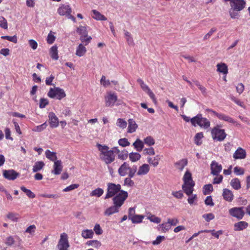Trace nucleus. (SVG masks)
Instances as JSON below:
<instances>
[{"label": "nucleus", "mask_w": 250, "mask_h": 250, "mask_svg": "<svg viewBox=\"0 0 250 250\" xmlns=\"http://www.w3.org/2000/svg\"><path fill=\"white\" fill-rule=\"evenodd\" d=\"M96 146L100 152L101 159L106 164H110L115 161L116 154H113V151L109 150L108 146L99 144H97Z\"/></svg>", "instance_id": "nucleus-1"}, {"label": "nucleus", "mask_w": 250, "mask_h": 250, "mask_svg": "<svg viewBox=\"0 0 250 250\" xmlns=\"http://www.w3.org/2000/svg\"><path fill=\"white\" fill-rule=\"evenodd\" d=\"M137 167L133 166L132 167L127 162H124L119 167L118 172L120 176H125L128 174L130 177H133L137 171Z\"/></svg>", "instance_id": "nucleus-2"}, {"label": "nucleus", "mask_w": 250, "mask_h": 250, "mask_svg": "<svg viewBox=\"0 0 250 250\" xmlns=\"http://www.w3.org/2000/svg\"><path fill=\"white\" fill-rule=\"evenodd\" d=\"M190 122L192 125L194 126L198 125L205 129L208 128L210 125L209 120L206 118L203 117L201 114H198L196 116L191 118Z\"/></svg>", "instance_id": "nucleus-3"}, {"label": "nucleus", "mask_w": 250, "mask_h": 250, "mask_svg": "<svg viewBox=\"0 0 250 250\" xmlns=\"http://www.w3.org/2000/svg\"><path fill=\"white\" fill-rule=\"evenodd\" d=\"M122 190L121 185L108 183L107 184V192L104 199H107L113 197Z\"/></svg>", "instance_id": "nucleus-4"}, {"label": "nucleus", "mask_w": 250, "mask_h": 250, "mask_svg": "<svg viewBox=\"0 0 250 250\" xmlns=\"http://www.w3.org/2000/svg\"><path fill=\"white\" fill-rule=\"evenodd\" d=\"M47 96L50 98L61 100L66 97V94L63 89L54 86V88H50Z\"/></svg>", "instance_id": "nucleus-5"}, {"label": "nucleus", "mask_w": 250, "mask_h": 250, "mask_svg": "<svg viewBox=\"0 0 250 250\" xmlns=\"http://www.w3.org/2000/svg\"><path fill=\"white\" fill-rule=\"evenodd\" d=\"M211 134L212 139L217 141L221 142L224 140L227 136V134L224 129H221L220 126L217 125L212 128Z\"/></svg>", "instance_id": "nucleus-6"}, {"label": "nucleus", "mask_w": 250, "mask_h": 250, "mask_svg": "<svg viewBox=\"0 0 250 250\" xmlns=\"http://www.w3.org/2000/svg\"><path fill=\"white\" fill-rule=\"evenodd\" d=\"M127 197V192L125 190H122L121 191V192H119L118 194L113 197V204L120 208L124 204L125 201Z\"/></svg>", "instance_id": "nucleus-7"}, {"label": "nucleus", "mask_w": 250, "mask_h": 250, "mask_svg": "<svg viewBox=\"0 0 250 250\" xmlns=\"http://www.w3.org/2000/svg\"><path fill=\"white\" fill-rule=\"evenodd\" d=\"M105 106L107 107H111L114 105L115 103L117 105L122 104L120 100H118V97L115 92H108L107 95L105 97Z\"/></svg>", "instance_id": "nucleus-8"}, {"label": "nucleus", "mask_w": 250, "mask_h": 250, "mask_svg": "<svg viewBox=\"0 0 250 250\" xmlns=\"http://www.w3.org/2000/svg\"><path fill=\"white\" fill-rule=\"evenodd\" d=\"M69 247L67 234L65 232L61 233L60 238L57 245V249L58 250H68Z\"/></svg>", "instance_id": "nucleus-9"}, {"label": "nucleus", "mask_w": 250, "mask_h": 250, "mask_svg": "<svg viewBox=\"0 0 250 250\" xmlns=\"http://www.w3.org/2000/svg\"><path fill=\"white\" fill-rule=\"evenodd\" d=\"M244 207H233L229 210V213L232 217L236 218L238 220H241L244 217L245 212Z\"/></svg>", "instance_id": "nucleus-10"}, {"label": "nucleus", "mask_w": 250, "mask_h": 250, "mask_svg": "<svg viewBox=\"0 0 250 250\" xmlns=\"http://www.w3.org/2000/svg\"><path fill=\"white\" fill-rule=\"evenodd\" d=\"M137 82L138 83L140 84V86L142 90L146 92L149 97L154 101H156V98L154 94L151 90L149 87L144 82L141 78H139L137 79Z\"/></svg>", "instance_id": "nucleus-11"}, {"label": "nucleus", "mask_w": 250, "mask_h": 250, "mask_svg": "<svg viewBox=\"0 0 250 250\" xmlns=\"http://www.w3.org/2000/svg\"><path fill=\"white\" fill-rule=\"evenodd\" d=\"M231 8L237 11L242 10L245 7L246 2L244 0H233L230 2Z\"/></svg>", "instance_id": "nucleus-12"}, {"label": "nucleus", "mask_w": 250, "mask_h": 250, "mask_svg": "<svg viewBox=\"0 0 250 250\" xmlns=\"http://www.w3.org/2000/svg\"><path fill=\"white\" fill-rule=\"evenodd\" d=\"M57 12L60 16L67 17L71 13L72 9L69 5L61 4L58 8Z\"/></svg>", "instance_id": "nucleus-13"}, {"label": "nucleus", "mask_w": 250, "mask_h": 250, "mask_svg": "<svg viewBox=\"0 0 250 250\" xmlns=\"http://www.w3.org/2000/svg\"><path fill=\"white\" fill-rule=\"evenodd\" d=\"M19 175V173L13 169L4 170L3 171V177L9 180H14Z\"/></svg>", "instance_id": "nucleus-14"}, {"label": "nucleus", "mask_w": 250, "mask_h": 250, "mask_svg": "<svg viewBox=\"0 0 250 250\" xmlns=\"http://www.w3.org/2000/svg\"><path fill=\"white\" fill-rule=\"evenodd\" d=\"M49 124L51 128H56L59 126V122L58 118L55 114L51 112L49 113Z\"/></svg>", "instance_id": "nucleus-15"}, {"label": "nucleus", "mask_w": 250, "mask_h": 250, "mask_svg": "<svg viewBox=\"0 0 250 250\" xmlns=\"http://www.w3.org/2000/svg\"><path fill=\"white\" fill-rule=\"evenodd\" d=\"M211 173L213 175H218L221 171L222 167L215 161H212L210 164Z\"/></svg>", "instance_id": "nucleus-16"}, {"label": "nucleus", "mask_w": 250, "mask_h": 250, "mask_svg": "<svg viewBox=\"0 0 250 250\" xmlns=\"http://www.w3.org/2000/svg\"><path fill=\"white\" fill-rule=\"evenodd\" d=\"M246 156V150L241 147H239L233 154V158L234 159H244Z\"/></svg>", "instance_id": "nucleus-17"}, {"label": "nucleus", "mask_w": 250, "mask_h": 250, "mask_svg": "<svg viewBox=\"0 0 250 250\" xmlns=\"http://www.w3.org/2000/svg\"><path fill=\"white\" fill-rule=\"evenodd\" d=\"M62 170V163L61 160L55 161L53 165V169L52 170V173L55 175L60 174Z\"/></svg>", "instance_id": "nucleus-18"}, {"label": "nucleus", "mask_w": 250, "mask_h": 250, "mask_svg": "<svg viewBox=\"0 0 250 250\" xmlns=\"http://www.w3.org/2000/svg\"><path fill=\"white\" fill-rule=\"evenodd\" d=\"M195 185L194 182L190 183H184L182 185V189L184 192L188 196L191 195L193 191V187Z\"/></svg>", "instance_id": "nucleus-19"}, {"label": "nucleus", "mask_w": 250, "mask_h": 250, "mask_svg": "<svg viewBox=\"0 0 250 250\" xmlns=\"http://www.w3.org/2000/svg\"><path fill=\"white\" fill-rule=\"evenodd\" d=\"M150 170V167L148 164H144L139 167L137 175L139 176L147 174Z\"/></svg>", "instance_id": "nucleus-20"}, {"label": "nucleus", "mask_w": 250, "mask_h": 250, "mask_svg": "<svg viewBox=\"0 0 250 250\" xmlns=\"http://www.w3.org/2000/svg\"><path fill=\"white\" fill-rule=\"evenodd\" d=\"M222 196L224 200L230 202L233 199V194L231 190L228 188H225L223 190Z\"/></svg>", "instance_id": "nucleus-21"}, {"label": "nucleus", "mask_w": 250, "mask_h": 250, "mask_svg": "<svg viewBox=\"0 0 250 250\" xmlns=\"http://www.w3.org/2000/svg\"><path fill=\"white\" fill-rule=\"evenodd\" d=\"M119 207L115 205H113V206L106 209L104 212V214L105 216H110L114 213H118L119 211Z\"/></svg>", "instance_id": "nucleus-22"}, {"label": "nucleus", "mask_w": 250, "mask_h": 250, "mask_svg": "<svg viewBox=\"0 0 250 250\" xmlns=\"http://www.w3.org/2000/svg\"><path fill=\"white\" fill-rule=\"evenodd\" d=\"M128 126L127 128V132L132 133L134 132L138 126L136 122L133 119H129L128 120Z\"/></svg>", "instance_id": "nucleus-23"}, {"label": "nucleus", "mask_w": 250, "mask_h": 250, "mask_svg": "<svg viewBox=\"0 0 250 250\" xmlns=\"http://www.w3.org/2000/svg\"><path fill=\"white\" fill-rule=\"evenodd\" d=\"M216 67L218 72L223 73L225 76L228 73V67L226 63L224 62L218 63Z\"/></svg>", "instance_id": "nucleus-24"}, {"label": "nucleus", "mask_w": 250, "mask_h": 250, "mask_svg": "<svg viewBox=\"0 0 250 250\" xmlns=\"http://www.w3.org/2000/svg\"><path fill=\"white\" fill-rule=\"evenodd\" d=\"M249 226V224L246 221H240L236 223L234 225V230L235 231L242 230L246 229Z\"/></svg>", "instance_id": "nucleus-25"}, {"label": "nucleus", "mask_w": 250, "mask_h": 250, "mask_svg": "<svg viewBox=\"0 0 250 250\" xmlns=\"http://www.w3.org/2000/svg\"><path fill=\"white\" fill-rule=\"evenodd\" d=\"M160 157L159 155H156L153 157H148L147 158V162L151 166L156 167L159 164Z\"/></svg>", "instance_id": "nucleus-26"}, {"label": "nucleus", "mask_w": 250, "mask_h": 250, "mask_svg": "<svg viewBox=\"0 0 250 250\" xmlns=\"http://www.w3.org/2000/svg\"><path fill=\"white\" fill-rule=\"evenodd\" d=\"M188 164V160L186 159H183L174 163L176 168L180 171H182Z\"/></svg>", "instance_id": "nucleus-27"}, {"label": "nucleus", "mask_w": 250, "mask_h": 250, "mask_svg": "<svg viewBox=\"0 0 250 250\" xmlns=\"http://www.w3.org/2000/svg\"><path fill=\"white\" fill-rule=\"evenodd\" d=\"M49 55L51 58L54 60H57L59 59L58 47L56 45L52 46L49 50Z\"/></svg>", "instance_id": "nucleus-28"}, {"label": "nucleus", "mask_w": 250, "mask_h": 250, "mask_svg": "<svg viewBox=\"0 0 250 250\" xmlns=\"http://www.w3.org/2000/svg\"><path fill=\"white\" fill-rule=\"evenodd\" d=\"M218 119L220 120H223V121L228 122L229 123L236 124V125H240V124L237 123L231 117H230L228 115H226L224 114L220 113V115L218 117Z\"/></svg>", "instance_id": "nucleus-29"}, {"label": "nucleus", "mask_w": 250, "mask_h": 250, "mask_svg": "<svg viewBox=\"0 0 250 250\" xmlns=\"http://www.w3.org/2000/svg\"><path fill=\"white\" fill-rule=\"evenodd\" d=\"M86 52V48L83 43H80L76 49V55L79 57L83 56Z\"/></svg>", "instance_id": "nucleus-30"}, {"label": "nucleus", "mask_w": 250, "mask_h": 250, "mask_svg": "<svg viewBox=\"0 0 250 250\" xmlns=\"http://www.w3.org/2000/svg\"><path fill=\"white\" fill-rule=\"evenodd\" d=\"M92 18L98 21H106L107 18L96 10H92Z\"/></svg>", "instance_id": "nucleus-31"}, {"label": "nucleus", "mask_w": 250, "mask_h": 250, "mask_svg": "<svg viewBox=\"0 0 250 250\" xmlns=\"http://www.w3.org/2000/svg\"><path fill=\"white\" fill-rule=\"evenodd\" d=\"M45 155L46 157L51 161L55 162L57 161V157L56 152L51 151L50 150L47 149L45 152Z\"/></svg>", "instance_id": "nucleus-32"}, {"label": "nucleus", "mask_w": 250, "mask_h": 250, "mask_svg": "<svg viewBox=\"0 0 250 250\" xmlns=\"http://www.w3.org/2000/svg\"><path fill=\"white\" fill-rule=\"evenodd\" d=\"M6 217L12 221L17 222L20 218V215L17 213L9 212L7 214Z\"/></svg>", "instance_id": "nucleus-33"}, {"label": "nucleus", "mask_w": 250, "mask_h": 250, "mask_svg": "<svg viewBox=\"0 0 250 250\" xmlns=\"http://www.w3.org/2000/svg\"><path fill=\"white\" fill-rule=\"evenodd\" d=\"M134 147L138 151H141L144 146L143 142L139 139H137L133 144Z\"/></svg>", "instance_id": "nucleus-34"}, {"label": "nucleus", "mask_w": 250, "mask_h": 250, "mask_svg": "<svg viewBox=\"0 0 250 250\" xmlns=\"http://www.w3.org/2000/svg\"><path fill=\"white\" fill-rule=\"evenodd\" d=\"M45 166V164L42 161H38L35 163L33 167V171L37 172L41 170Z\"/></svg>", "instance_id": "nucleus-35"}, {"label": "nucleus", "mask_w": 250, "mask_h": 250, "mask_svg": "<svg viewBox=\"0 0 250 250\" xmlns=\"http://www.w3.org/2000/svg\"><path fill=\"white\" fill-rule=\"evenodd\" d=\"M231 186L235 189L238 190L241 188L240 181L238 178L232 179L230 183Z\"/></svg>", "instance_id": "nucleus-36"}, {"label": "nucleus", "mask_w": 250, "mask_h": 250, "mask_svg": "<svg viewBox=\"0 0 250 250\" xmlns=\"http://www.w3.org/2000/svg\"><path fill=\"white\" fill-rule=\"evenodd\" d=\"M94 232L92 229H85L82 232V236L85 238H91L93 237Z\"/></svg>", "instance_id": "nucleus-37"}, {"label": "nucleus", "mask_w": 250, "mask_h": 250, "mask_svg": "<svg viewBox=\"0 0 250 250\" xmlns=\"http://www.w3.org/2000/svg\"><path fill=\"white\" fill-rule=\"evenodd\" d=\"M104 190L100 188H98L93 190L90 193L91 196H95L97 197H101L104 193Z\"/></svg>", "instance_id": "nucleus-38"}, {"label": "nucleus", "mask_w": 250, "mask_h": 250, "mask_svg": "<svg viewBox=\"0 0 250 250\" xmlns=\"http://www.w3.org/2000/svg\"><path fill=\"white\" fill-rule=\"evenodd\" d=\"M144 217L145 216L143 215L135 214L130 220H131L132 223L133 224L140 223L142 222Z\"/></svg>", "instance_id": "nucleus-39"}, {"label": "nucleus", "mask_w": 250, "mask_h": 250, "mask_svg": "<svg viewBox=\"0 0 250 250\" xmlns=\"http://www.w3.org/2000/svg\"><path fill=\"white\" fill-rule=\"evenodd\" d=\"M141 155L137 152H131L129 154V158L132 162H135L141 158Z\"/></svg>", "instance_id": "nucleus-40"}, {"label": "nucleus", "mask_w": 250, "mask_h": 250, "mask_svg": "<svg viewBox=\"0 0 250 250\" xmlns=\"http://www.w3.org/2000/svg\"><path fill=\"white\" fill-rule=\"evenodd\" d=\"M184 183H190V182H194L192 180L191 174L189 171H187L185 172L183 177Z\"/></svg>", "instance_id": "nucleus-41"}, {"label": "nucleus", "mask_w": 250, "mask_h": 250, "mask_svg": "<svg viewBox=\"0 0 250 250\" xmlns=\"http://www.w3.org/2000/svg\"><path fill=\"white\" fill-rule=\"evenodd\" d=\"M77 32L81 36H86L88 34V32L86 26H79L76 30Z\"/></svg>", "instance_id": "nucleus-42"}, {"label": "nucleus", "mask_w": 250, "mask_h": 250, "mask_svg": "<svg viewBox=\"0 0 250 250\" xmlns=\"http://www.w3.org/2000/svg\"><path fill=\"white\" fill-rule=\"evenodd\" d=\"M21 189L26 193V195L30 198H34L36 196L35 194L30 189H27L25 187H21Z\"/></svg>", "instance_id": "nucleus-43"}, {"label": "nucleus", "mask_w": 250, "mask_h": 250, "mask_svg": "<svg viewBox=\"0 0 250 250\" xmlns=\"http://www.w3.org/2000/svg\"><path fill=\"white\" fill-rule=\"evenodd\" d=\"M213 190L211 184L205 185L203 187V194L204 195L209 194Z\"/></svg>", "instance_id": "nucleus-44"}, {"label": "nucleus", "mask_w": 250, "mask_h": 250, "mask_svg": "<svg viewBox=\"0 0 250 250\" xmlns=\"http://www.w3.org/2000/svg\"><path fill=\"white\" fill-rule=\"evenodd\" d=\"M92 38L90 36H88V34L87 36H81L80 40L82 42L84 45H88L91 42Z\"/></svg>", "instance_id": "nucleus-45"}, {"label": "nucleus", "mask_w": 250, "mask_h": 250, "mask_svg": "<svg viewBox=\"0 0 250 250\" xmlns=\"http://www.w3.org/2000/svg\"><path fill=\"white\" fill-rule=\"evenodd\" d=\"M203 137L204 135L202 132L197 133L194 137L195 143L198 146L201 145L202 142L200 141V140L203 138Z\"/></svg>", "instance_id": "nucleus-46"}, {"label": "nucleus", "mask_w": 250, "mask_h": 250, "mask_svg": "<svg viewBox=\"0 0 250 250\" xmlns=\"http://www.w3.org/2000/svg\"><path fill=\"white\" fill-rule=\"evenodd\" d=\"M128 156H129L128 151L125 149L122 151L121 152H120V153L118 154V158L122 160H126Z\"/></svg>", "instance_id": "nucleus-47"}, {"label": "nucleus", "mask_w": 250, "mask_h": 250, "mask_svg": "<svg viewBox=\"0 0 250 250\" xmlns=\"http://www.w3.org/2000/svg\"><path fill=\"white\" fill-rule=\"evenodd\" d=\"M238 12L239 11H237V10H234L233 8H231L229 10V14L232 19H238L239 17Z\"/></svg>", "instance_id": "nucleus-48"}, {"label": "nucleus", "mask_w": 250, "mask_h": 250, "mask_svg": "<svg viewBox=\"0 0 250 250\" xmlns=\"http://www.w3.org/2000/svg\"><path fill=\"white\" fill-rule=\"evenodd\" d=\"M144 143L148 146H151L155 144V140L151 136H147L144 139Z\"/></svg>", "instance_id": "nucleus-49"}, {"label": "nucleus", "mask_w": 250, "mask_h": 250, "mask_svg": "<svg viewBox=\"0 0 250 250\" xmlns=\"http://www.w3.org/2000/svg\"><path fill=\"white\" fill-rule=\"evenodd\" d=\"M117 125L122 128H125L127 126V123L126 121L121 118H119L117 121Z\"/></svg>", "instance_id": "nucleus-50"}, {"label": "nucleus", "mask_w": 250, "mask_h": 250, "mask_svg": "<svg viewBox=\"0 0 250 250\" xmlns=\"http://www.w3.org/2000/svg\"><path fill=\"white\" fill-rule=\"evenodd\" d=\"M233 171L236 175H242L245 172V170L243 168L238 166L234 167Z\"/></svg>", "instance_id": "nucleus-51"}, {"label": "nucleus", "mask_w": 250, "mask_h": 250, "mask_svg": "<svg viewBox=\"0 0 250 250\" xmlns=\"http://www.w3.org/2000/svg\"><path fill=\"white\" fill-rule=\"evenodd\" d=\"M118 144L123 147H125L130 145V143L126 138L120 139L118 141Z\"/></svg>", "instance_id": "nucleus-52"}, {"label": "nucleus", "mask_w": 250, "mask_h": 250, "mask_svg": "<svg viewBox=\"0 0 250 250\" xmlns=\"http://www.w3.org/2000/svg\"><path fill=\"white\" fill-rule=\"evenodd\" d=\"M147 218L151 222H152L153 223H155L157 224L160 223L161 221V219L160 218L156 217L154 215H150L147 217Z\"/></svg>", "instance_id": "nucleus-53"}, {"label": "nucleus", "mask_w": 250, "mask_h": 250, "mask_svg": "<svg viewBox=\"0 0 250 250\" xmlns=\"http://www.w3.org/2000/svg\"><path fill=\"white\" fill-rule=\"evenodd\" d=\"M0 27L4 29H6L8 28L7 21L2 16H0Z\"/></svg>", "instance_id": "nucleus-54"}, {"label": "nucleus", "mask_w": 250, "mask_h": 250, "mask_svg": "<svg viewBox=\"0 0 250 250\" xmlns=\"http://www.w3.org/2000/svg\"><path fill=\"white\" fill-rule=\"evenodd\" d=\"M79 187V185L77 184H72L63 189L64 192H68L71 190L77 188Z\"/></svg>", "instance_id": "nucleus-55"}, {"label": "nucleus", "mask_w": 250, "mask_h": 250, "mask_svg": "<svg viewBox=\"0 0 250 250\" xmlns=\"http://www.w3.org/2000/svg\"><path fill=\"white\" fill-rule=\"evenodd\" d=\"M36 229V227L35 225H30L26 229L25 232L33 235L35 233Z\"/></svg>", "instance_id": "nucleus-56"}, {"label": "nucleus", "mask_w": 250, "mask_h": 250, "mask_svg": "<svg viewBox=\"0 0 250 250\" xmlns=\"http://www.w3.org/2000/svg\"><path fill=\"white\" fill-rule=\"evenodd\" d=\"M132 177H128L125 178L124 180V185L129 187H132L134 186V182L131 180Z\"/></svg>", "instance_id": "nucleus-57"}, {"label": "nucleus", "mask_w": 250, "mask_h": 250, "mask_svg": "<svg viewBox=\"0 0 250 250\" xmlns=\"http://www.w3.org/2000/svg\"><path fill=\"white\" fill-rule=\"evenodd\" d=\"M100 82L101 84H102L104 86L106 87L109 86L110 84V82L109 80H106V77L105 76L103 75L100 80Z\"/></svg>", "instance_id": "nucleus-58"}, {"label": "nucleus", "mask_w": 250, "mask_h": 250, "mask_svg": "<svg viewBox=\"0 0 250 250\" xmlns=\"http://www.w3.org/2000/svg\"><path fill=\"white\" fill-rule=\"evenodd\" d=\"M3 39L7 40L10 42H13L14 43H17V38L16 36H2L1 37Z\"/></svg>", "instance_id": "nucleus-59"}, {"label": "nucleus", "mask_w": 250, "mask_h": 250, "mask_svg": "<svg viewBox=\"0 0 250 250\" xmlns=\"http://www.w3.org/2000/svg\"><path fill=\"white\" fill-rule=\"evenodd\" d=\"M161 228L162 231L164 232L168 231L171 228L170 225H169L167 222V223L162 224L161 225Z\"/></svg>", "instance_id": "nucleus-60"}, {"label": "nucleus", "mask_w": 250, "mask_h": 250, "mask_svg": "<svg viewBox=\"0 0 250 250\" xmlns=\"http://www.w3.org/2000/svg\"><path fill=\"white\" fill-rule=\"evenodd\" d=\"M48 104V101L47 99L41 98L40 101L39 107L41 108H44Z\"/></svg>", "instance_id": "nucleus-61"}, {"label": "nucleus", "mask_w": 250, "mask_h": 250, "mask_svg": "<svg viewBox=\"0 0 250 250\" xmlns=\"http://www.w3.org/2000/svg\"><path fill=\"white\" fill-rule=\"evenodd\" d=\"M203 217L207 222H209L214 218V215L212 213H209L204 214Z\"/></svg>", "instance_id": "nucleus-62"}, {"label": "nucleus", "mask_w": 250, "mask_h": 250, "mask_svg": "<svg viewBox=\"0 0 250 250\" xmlns=\"http://www.w3.org/2000/svg\"><path fill=\"white\" fill-rule=\"evenodd\" d=\"M47 125L46 123L45 122L41 125H38V126H36V127L34 129V130L35 131L41 132V131H42L43 130H44V129H45L46 127H47Z\"/></svg>", "instance_id": "nucleus-63"}, {"label": "nucleus", "mask_w": 250, "mask_h": 250, "mask_svg": "<svg viewBox=\"0 0 250 250\" xmlns=\"http://www.w3.org/2000/svg\"><path fill=\"white\" fill-rule=\"evenodd\" d=\"M230 98L231 101H233L237 105L242 107H244V104L243 102H241L240 100L233 96H231Z\"/></svg>", "instance_id": "nucleus-64"}]
</instances>
